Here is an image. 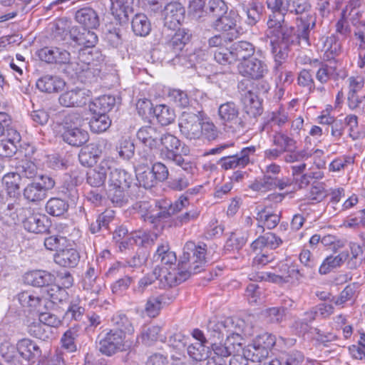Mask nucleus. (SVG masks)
I'll list each match as a JSON object with an SVG mask.
<instances>
[{"label": "nucleus", "mask_w": 365, "mask_h": 365, "mask_svg": "<svg viewBox=\"0 0 365 365\" xmlns=\"http://www.w3.org/2000/svg\"><path fill=\"white\" fill-rule=\"evenodd\" d=\"M206 255V245H196L193 242H186L183 247L182 255L178 263V267L177 269H173V273L169 271L168 268H162L159 276L156 277L155 269L153 274H148L139 279L137 285L133 287V292L135 294L142 295L146 288L158 278L161 282L164 279L166 285L172 287L178 282L177 274L185 279L191 274L201 272L207 264Z\"/></svg>", "instance_id": "obj_1"}, {"label": "nucleus", "mask_w": 365, "mask_h": 365, "mask_svg": "<svg viewBox=\"0 0 365 365\" xmlns=\"http://www.w3.org/2000/svg\"><path fill=\"white\" fill-rule=\"evenodd\" d=\"M133 182L131 174L121 168H114L109 174L108 195L110 200L121 206L125 201V192Z\"/></svg>", "instance_id": "obj_4"}, {"label": "nucleus", "mask_w": 365, "mask_h": 365, "mask_svg": "<svg viewBox=\"0 0 365 365\" xmlns=\"http://www.w3.org/2000/svg\"><path fill=\"white\" fill-rule=\"evenodd\" d=\"M24 278L26 284L37 287L48 286L56 279L53 274L48 271L41 269L27 272Z\"/></svg>", "instance_id": "obj_23"}, {"label": "nucleus", "mask_w": 365, "mask_h": 365, "mask_svg": "<svg viewBox=\"0 0 365 365\" xmlns=\"http://www.w3.org/2000/svg\"><path fill=\"white\" fill-rule=\"evenodd\" d=\"M78 337V331L76 328H71L64 332L61 339V347L68 353L76 351V339Z\"/></svg>", "instance_id": "obj_44"}, {"label": "nucleus", "mask_w": 365, "mask_h": 365, "mask_svg": "<svg viewBox=\"0 0 365 365\" xmlns=\"http://www.w3.org/2000/svg\"><path fill=\"white\" fill-rule=\"evenodd\" d=\"M361 0H349L348 4L343 9L341 15L346 16L355 29L365 23L363 19L364 11L361 6Z\"/></svg>", "instance_id": "obj_25"}, {"label": "nucleus", "mask_w": 365, "mask_h": 365, "mask_svg": "<svg viewBox=\"0 0 365 365\" xmlns=\"http://www.w3.org/2000/svg\"><path fill=\"white\" fill-rule=\"evenodd\" d=\"M67 292L65 289L58 286H53L46 290V297L52 303L62 302L67 298Z\"/></svg>", "instance_id": "obj_64"}, {"label": "nucleus", "mask_w": 365, "mask_h": 365, "mask_svg": "<svg viewBox=\"0 0 365 365\" xmlns=\"http://www.w3.org/2000/svg\"><path fill=\"white\" fill-rule=\"evenodd\" d=\"M21 176L18 173H10L4 175L2 182L8 194L10 196H15L16 192L19 190Z\"/></svg>", "instance_id": "obj_51"}, {"label": "nucleus", "mask_w": 365, "mask_h": 365, "mask_svg": "<svg viewBox=\"0 0 365 365\" xmlns=\"http://www.w3.org/2000/svg\"><path fill=\"white\" fill-rule=\"evenodd\" d=\"M115 104V98L112 96L104 95L91 102L89 106V110L92 114L106 115Z\"/></svg>", "instance_id": "obj_31"}, {"label": "nucleus", "mask_w": 365, "mask_h": 365, "mask_svg": "<svg viewBox=\"0 0 365 365\" xmlns=\"http://www.w3.org/2000/svg\"><path fill=\"white\" fill-rule=\"evenodd\" d=\"M56 123L62 127L61 135L63 140L71 146L79 147L89 139L88 133L83 128V119L77 113L67 115L58 114L56 117Z\"/></svg>", "instance_id": "obj_2"}, {"label": "nucleus", "mask_w": 365, "mask_h": 365, "mask_svg": "<svg viewBox=\"0 0 365 365\" xmlns=\"http://www.w3.org/2000/svg\"><path fill=\"white\" fill-rule=\"evenodd\" d=\"M236 319L227 317L219 320L216 317L209 320L207 325L208 340L210 342L222 341L225 336H227L230 331H235L234 322Z\"/></svg>", "instance_id": "obj_12"}, {"label": "nucleus", "mask_w": 365, "mask_h": 365, "mask_svg": "<svg viewBox=\"0 0 365 365\" xmlns=\"http://www.w3.org/2000/svg\"><path fill=\"white\" fill-rule=\"evenodd\" d=\"M133 210L144 221L156 223L158 221L163 220L161 205L158 209L157 205L153 207L148 201H140L133 205Z\"/></svg>", "instance_id": "obj_17"}, {"label": "nucleus", "mask_w": 365, "mask_h": 365, "mask_svg": "<svg viewBox=\"0 0 365 365\" xmlns=\"http://www.w3.org/2000/svg\"><path fill=\"white\" fill-rule=\"evenodd\" d=\"M132 29L135 35L145 36L151 30L150 23L143 14H136L132 19Z\"/></svg>", "instance_id": "obj_39"}, {"label": "nucleus", "mask_w": 365, "mask_h": 365, "mask_svg": "<svg viewBox=\"0 0 365 365\" xmlns=\"http://www.w3.org/2000/svg\"><path fill=\"white\" fill-rule=\"evenodd\" d=\"M65 86L63 79L56 76L45 75L36 82V87L42 92L57 93Z\"/></svg>", "instance_id": "obj_29"}, {"label": "nucleus", "mask_w": 365, "mask_h": 365, "mask_svg": "<svg viewBox=\"0 0 365 365\" xmlns=\"http://www.w3.org/2000/svg\"><path fill=\"white\" fill-rule=\"evenodd\" d=\"M68 209V204L65 200L58 197H52L46 204V212L52 216H61Z\"/></svg>", "instance_id": "obj_43"}, {"label": "nucleus", "mask_w": 365, "mask_h": 365, "mask_svg": "<svg viewBox=\"0 0 365 365\" xmlns=\"http://www.w3.org/2000/svg\"><path fill=\"white\" fill-rule=\"evenodd\" d=\"M163 131L152 125L140 128L137 132L138 139L145 146L150 148L149 151L143 150L140 158L145 161L146 165L153 163L155 160L153 149H158L160 146V138Z\"/></svg>", "instance_id": "obj_6"}, {"label": "nucleus", "mask_w": 365, "mask_h": 365, "mask_svg": "<svg viewBox=\"0 0 365 365\" xmlns=\"http://www.w3.org/2000/svg\"><path fill=\"white\" fill-rule=\"evenodd\" d=\"M168 98L175 106L180 108H186L190 104V98L187 93L180 89H170L168 92Z\"/></svg>", "instance_id": "obj_54"}, {"label": "nucleus", "mask_w": 365, "mask_h": 365, "mask_svg": "<svg viewBox=\"0 0 365 365\" xmlns=\"http://www.w3.org/2000/svg\"><path fill=\"white\" fill-rule=\"evenodd\" d=\"M188 355L195 361H202L207 358V349L202 343H195L187 348Z\"/></svg>", "instance_id": "obj_58"}, {"label": "nucleus", "mask_w": 365, "mask_h": 365, "mask_svg": "<svg viewBox=\"0 0 365 365\" xmlns=\"http://www.w3.org/2000/svg\"><path fill=\"white\" fill-rule=\"evenodd\" d=\"M111 322L113 326L116 327V330L123 332L125 336L126 334L131 335L135 331L131 319L124 313L117 312L113 314Z\"/></svg>", "instance_id": "obj_35"}, {"label": "nucleus", "mask_w": 365, "mask_h": 365, "mask_svg": "<svg viewBox=\"0 0 365 365\" xmlns=\"http://www.w3.org/2000/svg\"><path fill=\"white\" fill-rule=\"evenodd\" d=\"M275 156L283 151L292 152L295 148V141L283 133L275 134Z\"/></svg>", "instance_id": "obj_49"}, {"label": "nucleus", "mask_w": 365, "mask_h": 365, "mask_svg": "<svg viewBox=\"0 0 365 365\" xmlns=\"http://www.w3.org/2000/svg\"><path fill=\"white\" fill-rule=\"evenodd\" d=\"M26 230L36 234L45 233L48 228V220L45 215L33 213L22 222Z\"/></svg>", "instance_id": "obj_24"}, {"label": "nucleus", "mask_w": 365, "mask_h": 365, "mask_svg": "<svg viewBox=\"0 0 365 365\" xmlns=\"http://www.w3.org/2000/svg\"><path fill=\"white\" fill-rule=\"evenodd\" d=\"M348 104L351 109H355L359 107L361 103L362 98H365V93L362 89L364 86V79L361 76H350L348 78Z\"/></svg>", "instance_id": "obj_13"}, {"label": "nucleus", "mask_w": 365, "mask_h": 365, "mask_svg": "<svg viewBox=\"0 0 365 365\" xmlns=\"http://www.w3.org/2000/svg\"><path fill=\"white\" fill-rule=\"evenodd\" d=\"M264 175L255 179L250 183L249 187L254 191L266 192L274 187V164L269 163L262 169Z\"/></svg>", "instance_id": "obj_22"}, {"label": "nucleus", "mask_w": 365, "mask_h": 365, "mask_svg": "<svg viewBox=\"0 0 365 365\" xmlns=\"http://www.w3.org/2000/svg\"><path fill=\"white\" fill-rule=\"evenodd\" d=\"M238 70L243 76L252 79H259L267 71V68L261 60L252 58L241 62L238 65Z\"/></svg>", "instance_id": "obj_15"}, {"label": "nucleus", "mask_w": 365, "mask_h": 365, "mask_svg": "<svg viewBox=\"0 0 365 365\" xmlns=\"http://www.w3.org/2000/svg\"><path fill=\"white\" fill-rule=\"evenodd\" d=\"M153 259L155 262H160L162 265H175L177 261L175 253L170 250L169 245L165 242L158 246L153 255Z\"/></svg>", "instance_id": "obj_32"}, {"label": "nucleus", "mask_w": 365, "mask_h": 365, "mask_svg": "<svg viewBox=\"0 0 365 365\" xmlns=\"http://www.w3.org/2000/svg\"><path fill=\"white\" fill-rule=\"evenodd\" d=\"M160 329L159 326L144 327L140 336L143 343L150 345L153 342L157 341Z\"/></svg>", "instance_id": "obj_59"}, {"label": "nucleus", "mask_w": 365, "mask_h": 365, "mask_svg": "<svg viewBox=\"0 0 365 365\" xmlns=\"http://www.w3.org/2000/svg\"><path fill=\"white\" fill-rule=\"evenodd\" d=\"M159 123L166 126L174 122L175 113L174 110L165 105H158L153 110Z\"/></svg>", "instance_id": "obj_41"}, {"label": "nucleus", "mask_w": 365, "mask_h": 365, "mask_svg": "<svg viewBox=\"0 0 365 365\" xmlns=\"http://www.w3.org/2000/svg\"><path fill=\"white\" fill-rule=\"evenodd\" d=\"M111 121L107 115L93 114L89 122L91 130L93 133H102L106 131L110 125Z\"/></svg>", "instance_id": "obj_45"}, {"label": "nucleus", "mask_w": 365, "mask_h": 365, "mask_svg": "<svg viewBox=\"0 0 365 365\" xmlns=\"http://www.w3.org/2000/svg\"><path fill=\"white\" fill-rule=\"evenodd\" d=\"M190 36L184 30L178 29L173 36L168 46L175 51H181L189 41Z\"/></svg>", "instance_id": "obj_56"}, {"label": "nucleus", "mask_w": 365, "mask_h": 365, "mask_svg": "<svg viewBox=\"0 0 365 365\" xmlns=\"http://www.w3.org/2000/svg\"><path fill=\"white\" fill-rule=\"evenodd\" d=\"M165 297L163 295L150 297L145 304V311L148 316L155 317L163 307Z\"/></svg>", "instance_id": "obj_48"}, {"label": "nucleus", "mask_w": 365, "mask_h": 365, "mask_svg": "<svg viewBox=\"0 0 365 365\" xmlns=\"http://www.w3.org/2000/svg\"><path fill=\"white\" fill-rule=\"evenodd\" d=\"M20 135L16 131H14V136L13 140L3 139L0 140V157L10 158L13 156L16 152V146L14 140H19Z\"/></svg>", "instance_id": "obj_53"}, {"label": "nucleus", "mask_w": 365, "mask_h": 365, "mask_svg": "<svg viewBox=\"0 0 365 365\" xmlns=\"http://www.w3.org/2000/svg\"><path fill=\"white\" fill-rule=\"evenodd\" d=\"M98 350L106 356L127 351L133 346V341L126 339L123 332L114 329L104 331L98 336Z\"/></svg>", "instance_id": "obj_3"}, {"label": "nucleus", "mask_w": 365, "mask_h": 365, "mask_svg": "<svg viewBox=\"0 0 365 365\" xmlns=\"http://www.w3.org/2000/svg\"><path fill=\"white\" fill-rule=\"evenodd\" d=\"M102 153L101 146L98 143H92L83 147L78 154L79 161L86 167L93 166Z\"/></svg>", "instance_id": "obj_26"}, {"label": "nucleus", "mask_w": 365, "mask_h": 365, "mask_svg": "<svg viewBox=\"0 0 365 365\" xmlns=\"http://www.w3.org/2000/svg\"><path fill=\"white\" fill-rule=\"evenodd\" d=\"M247 361H261L268 356L267 349L262 346H256L255 344H248L241 351Z\"/></svg>", "instance_id": "obj_38"}, {"label": "nucleus", "mask_w": 365, "mask_h": 365, "mask_svg": "<svg viewBox=\"0 0 365 365\" xmlns=\"http://www.w3.org/2000/svg\"><path fill=\"white\" fill-rule=\"evenodd\" d=\"M215 60L221 65H231L236 62L232 46L220 47L214 51Z\"/></svg>", "instance_id": "obj_50"}, {"label": "nucleus", "mask_w": 365, "mask_h": 365, "mask_svg": "<svg viewBox=\"0 0 365 365\" xmlns=\"http://www.w3.org/2000/svg\"><path fill=\"white\" fill-rule=\"evenodd\" d=\"M111 2L112 14L116 16L119 19L123 17L128 19L129 14L133 12L132 9L128 4V0H114Z\"/></svg>", "instance_id": "obj_52"}, {"label": "nucleus", "mask_w": 365, "mask_h": 365, "mask_svg": "<svg viewBox=\"0 0 365 365\" xmlns=\"http://www.w3.org/2000/svg\"><path fill=\"white\" fill-rule=\"evenodd\" d=\"M178 126L181 134L187 139L195 140L202 136L201 120L194 113L182 112Z\"/></svg>", "instance_id": "obj_10"}, {"label": "nucleus", "mask_w": 365, "mask_h": 365, "mask_svg": "<svg viewBox=\"0 0 365 365\" xmlns=\"http://www.w3.org/2000/svg\"><path fill=\"white\" fill-rule=\"evenodd\" d=\"M227 6L223 0H210L206 12L213 18L217 19L227 13Z\"/></svg>", "instance_id": "obj_55"}, {"label": "nucleus", "mask_w": 365, "mask_h": 365, "mask_svg": "<svg viewBox=\"0 0 365 365\" xmlns=\"http://www.w3.org/2000/svg\"><path fill=\"white\" fill-rule=\"evenodd\" d=\"M75 19L78 24L86 29H96L100 24L96 11L90 7H84L78 10L76 12Z\"/></svg>", "instance_id": "obj_27"}, {"label": "nucleus", "mask_w": 365, "mask_h": 365, "mask_svg": "<svg viewBox=\"0 0 365 365\" xmlns=\"http://www.w3.org/2000/svg\"><path fill=\"white\" fill-rule=\"evenodd\" d=\"M55 180L50 176L41 175L40 178L29 183L24 189V198L32 203L38 204L44 200L48 195V191L55 186Z\"/></svg>", "instance_id": "obj_8"}, {"label": "nucleus", "mask_w": 365, "mask_h": 365, "mask_svg": "<svg viewBox=\"0 0 365 365\" xmlns=\"http://www.w3.org/2000/svg\"><path fill=\"white\" fill-rule=\"evenodd\" d=\"M88 91L75 88L62 93L58 98L59 103L64 107H81L88 101Z\"/></svg>", "instance_id": "obj_16"}, {"label": "nucleus", "mask_w": 365, "mask_h": 365, "mask_svg": "<svg viewBox=\"0 0 365 365\" xmlns=\"http://www.w3.org/2000/svg\"><path fill=\"white\" fill-rule=\"evenodd\" d=\"M100 270L94 266L89 265L83 279V287L86 290L94 294H99L105 285L103 279L99 277Z\"/></svg>", "instance_id": "obj_21"}, {"label": "nucleus", "mask_w": 365, "mask_h": 365, "mask_svg": "<svg viewBox=\"0 0 365 365\" xmlns=\"http://www.w3.org/2000/svg\"><path fill=\"white\" fill-rule=\"evenodd\" d=\"M180 169L176 170V174L172 176L168 182V187L177 191H181L187 188L192 180V170L194 169L190 162V167L187 169L184 166H180Z\"/></svg>", "instance_id": "obj_19"}, {"label": "nucleus", "mask_w": 365, "mask_h": 365, "mask_svg": "<svg viewBox=\"0 0 365 365\" xmlns=\"http://www.w3.org/2000/svg\"><path fill=\"white\" fill-rule=\"evenodd\" d=\"M242 101L245 107V110L247 115L256 118L262 112L261 102L258 96L250 90L244 91L242 94Z\"/></svg>", "instance_id": "obj_30"}, {"label": "nucleus", "mask_w": 365, "mask_h": 365, "mask_svg": "<svg viewBox=\"0 0 365 365\" xmlns=\"http://www.w3.org/2000/svg\"><path fill=\"white\" fill-rule=\"evenodd\" d=\"M235 58L237 61H245L255 53L254 46L248 41H238L232 45Z\"/></svg>", "instance_id": "obj_37"}, {"label": "nucleus", "mask_w": 365, "mask_h": 365, "mask_svg": "<svg viewBox=\"0 0 365 365\" xmlns=\"http://www.w3.org/2000/svg\"><path fill=\"white\" fill-rule=\"evenodd\" d=\"M17 344L14 345L9 341H4L0 345V354L6 361L13 365H19Z\"/></svg>", "instance_id": "obj_40"}, {"label": "nucleus", "mask_w": 365, "mask_h": 365, "mask_svg": "<svg viewBox=\"0 0 365 365\" xmlns=\"http://www.w3.org/2000/svg\"><path fill=\"white\" fill-rule=\"evenodd\" d=\"M341 46L338 38L332 34L325 38L323 41V50L327 54L328 58H334L340 53Z\"/></svg>", "instance_id": "obj_47"}, {"label": "nucleus", "mask_w": 365, "mask_h": 365, "mask_svg": "<svg viewBox=\"0 0 365 365\" xmlns=\"http://www.w3.org/2000/svg\"><path fill=\"white\" fill-rule=\"evenodd\" d=\"M255 151V146L244 148L240 153L222 157L217 164L225 170L245 168L251 163V157Z\"/></svg>", "instance_id": "obj_11"}, {"label": "nucleus", "mask_w": 365, "mask_h": 365, "mask_svg": "<svg viewBox=\"0 0 365 365\" xmlns=\"http://www.w3.org/2000/svg\"><path fill=\"white\" fill-rule=\"evenodd\" d=\"M80 255L73 248L62 249L54 255V262L64 267H75L79 262Z\"/></svg>", "instance_id": "obj_28"}, {"label": "nucleus", "mask_w": 365, "mask_h": 365, "mask_svg": "<svg viewBox=\"0 0 365 365\" xmlns=\"http://www.w3.org/2000/svg\"><path fill=\"white\" fill-rule=\"evenodd\" d=\"M165 24L175 30L184 20L185 9L179 2L168 4L165 7Z\"/></svg>", "instance_id": "obj_18"}, {"label": "nucleus", "mask_w": 365, "mask_h": 365, "mask_svg": "<svg viewBox=\"0 0 365 365\" xmlns=\"http://www.w3.org/2000/svg\"><path fill=\"white\" fill-rule=\"evenodd\" d=\"M19 352V365L24 361H32L34 363L38 361L41 356V350L36 342L29 339H22L17 342Z\"/></svg>", "instance_id": "obj_14"}, {"label": "nucleus", "mask_w": 365, "mask_h": 365, "mask_svg": "<svg viewBox=\"0 0 365 365\" xmlns=\"http://www.w3.org/2000/svg\"><path fill=\"white\" fill-rule=\"evenodd\" d=\"M221 342L222 341H212L210 342V345L213 350L214 356L225 359V358L235 353V349H233L229 344H227V339L224 344Z\"/></svg>", "instance_id": "obj_60"}, {"label": "nucleus", "mask_w": 365, "mask_h": 365, "mask_svg": "<svg viewBox=\"0 0 365 365\" xmlns=\"http://www.w3.org/2000/svg\"><path fill=\"white\" fill-rule=\"evenodd\" d=\"M134 281V277L125 275L123 277L117 279L111 285V290L114 294L122 296L130 288Z\"/></svg>", "instance_id": "obj_57"}, {"label": "nucleus", "mask_w": 365, "mask_h": 365, "mask_svg": "<svg viewBox=\"0 0 365 365\" xmlns=\"http://www.w3.org/2000/svg\"><path fill=\"white\" fill-rule=\"evenodd\" d=\"M160 156L163 160L174 163L178 166H184L185 169L190 167V162L186 161L180 152L181 141L175 135L167 132H163L160 138Z\"/></svg>", "instance_id": "obj_7"}, {"label": "nucleus", "mask_w": 365, "mask_h": 365, "mask_svg": "<svg viewBox=\"0 0 365 365\" xmlns=\"http://www.w3.org/2000/svg\"><path fill=\"white\" fill-rule=\"evenodd\" d=\"M212 26L217 31H227L235 29L236 22L231 16L224 14L216 19Z\"/></svg>", "instance_id": "obj_61"}, {"label": "nucleus", "mask_w": 365, "mask_h": 365, "mask_svg": "<svg viewBox=\"0 0 365 365\" xmlns=\"http://www.w3.org/2000/svg\"><path fill=\"white\" fill-rule=\"evenodd\" d=\"M244 322L240 319H236L234 322L233 330L235 331H230L227 336V344H229L231 347L235 349V353L241 352L244 347H242L243 339L241 336L242 332V325Z\"/></svg>", "instance_id": "obj_34"}, {"label": "nucleus", "mask_w": 365, "mask_h": 365, "mask_svg": "<svg viewBox=\"0 0 365 365\" xmlns=\"http://www.w3.org/2000/svg\"><path fill=\"white\" fill-rule=\"evenodd\" d=\"M349 252H341L336 256H328L319 267V272L321 274H327L331 269L341 267L349 258Z\"/></svg>", "instance_id": "obj_33"}, {"label": "nucleus", "mask_w": 365, "mask_h": 365, "mask_svg": "<svg viewBox=\"0 0 365 365\" xmlns=\"http://www.w3.org/2000/svg\"><path fill=\"white\" fill-rule=\"evenodd\" d=\"M119 156L124 160L130 159L135 151V145L130 139H122L117 148Z\"/></svg>", "instance_id": "obj_63"}, {"label": "nucleus", "mask_w": 365, "mask_h": 365, "mask_svg": "<svg viewBox=\"0 0 365 365\" xmlns=\"http://www.w3.org/2000/svg\"><path fill=\"white\" fill-rule=\"evenodd\" d=\"M16 169L21 178H34L37 174L36 165L27 160H21Z\"/></svg>", "instance_id": "obj_62"}, {"label": "nucleus", "mask_w": 365, "mask_h": 365, "mask_svg": "<svg viewBox=\"0 0 365 365\" xmlns=\"http://www.w3.org/2000/svg\"><path fill=\"white\" fill-rule=\"evenodd\" d=\"M70 36L76 44L83 48L94 47L98 41L96 33L86 28H73L70 31Z\"/></svg>", "instance_id": "obj_20"}, {"label": "nucleus", "mask_w": 365, "mask_h": 365, "mask_svg": "<svg viewBox=\"0 0 365 365\" xmlns=\"http://www.w3.org/2000/svg\"><path fill=\"white\" fill-rule=\"evenodd\" d=\"M29 333L34 337L41 340L48 339L53 335L52 330H50V328L41 322L40 320L29 325Z\"/></svg>", "instance_id": "obj_46"}, {"label": "nucleus", "mask_w": 365, "mask_h": 365, "mask_svg": "<svg viewBox=\"0 0 365 365\" xmlns=\"http://www.w3.org/2000/svg\"><path fill=\"white\" fill-rule=\"evenodd\" d=\"M189 205V200L185 195H182L173 204L165 202L163 206H161L163 219H166L170 215L182 211V209L187 208Z\"/></svg>", "instance_id": "obj_36"}, {"label": "nucleus", "mask_w": 365, "mask_h": 365, "mask_svg": "<svg viewBox=\"0 0 365 365\" xmlns=\"http://www.w3.org/2000/svg\"><path fill=\"white\" fill-rule=\"evenodd\" d=\"M275 29L277 25L279 29L275 31V44H284L282 48H287V44L292 40L293 29L284 24V15L287 11V0H275Z\"/></svg>", "instance_id": "obj_9"}, {"label": "nucleus", "mask_w": 365, "mask_h": 365, "mask_svg": "<svg viewBox=\"0 0 365 365\" xmlns=\"http://www.w3.org/2000/svg\"><path fill=\"white\" fill-rule=\"evenodd\" d=\"M218 116L221 124L233 133L242 132L247 127L245 117L240 115V108L232 101L219 106Z\"/></svg>", "instance_id": "obj_5"}, {"label": "nucleus", "mask_w": 365, "mask_h": 365, "mask_svg": "<svg viewBox=\"0 0 365 365\" xmlns=\"http://www.w3.org/2000/svg\"><path fill=\"white\" fill-rule=\"evenodd\" d=\"M18 299L21 305L28 308L29 311L36 310L41 302V297L31 291H24L19 293Z\"/></svg>", "instance_id": "obj_42"}]
</instances>
